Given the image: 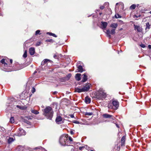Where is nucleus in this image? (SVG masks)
Returning a JSON list of instances; mask_svg holds the SVG:
<instances>
[{
    "instance_id": "16",
    "label": "nucleus",
    "mask_w": 151,
    "mask_h": 151,
    "mask_svg": "<svg viewBox=\"0 0 151 151\" xmlns=\"http://www.w3.org/2000/svg\"><path fill=\"white\" fill-rule=\"evenodd\" d=\"M17 107L21 109L22 110L26 109L27 108V107L26 106H20L18 105L17 106Z\"/></svg>"
},
{
    "instance_id": "22",
    "label": "nucleus",
    "mask_w": 151,
    "mask_h": 151,
    "mask_svg": "<svg viewBox=\"0 0 151 151\" xmlns=\"http://www.w3.org/2000/svg\"><path fill=\"white\" fill-rule=\"evenodd\" d=\"M31 112L32 113L35 114H37L39 113V112L35 110H32Z\"/></svg>"
},
{
    "instance_id": "50",
    "label": "nucleus",
    "mask_w": 151,
    "mask_h": 151,
    "mask_svg": "<svg viewBox=\"0 0 151 151\" xmlns=\"http://www.w3.org/2000/svg\"><path fill=\"white\" fill-rule=\"evenodd\" d=\"M57 93V92H56V91H55V92H54L53 93H54V94H56V93Z\"/></svg>"
},
{
    "instance_id": "35",
    "label": "nucleus",
    "mask_w": 151,
    "mask_h": 151,
    "mask_svg": "<svg viewBox=\"0 0 151 151\" xmlns=\"http://www.w3.org/2000/svg\"><path fill=\"white\" fill-rule=\"evenodd\" d=\"M5 59H3L1 60V63L4 64L5 63Z\"/></svg>"
},
{
    "instance_id": "30",
    "label": "nucleus",
    "mask_w": 151,
    "mask_h": 151,
    "mask_svg": "<svg viewBox=\"0 0 151 151\" xmlns=\"http://www.w3.org/2000/svg\"><path fill=\"white\" fill-rule=\"evenodd\" d=\"M23 57L24 58H26L27 57V52L26 50L24 52L23 55Z\"/></svg>"
},
{
    "instance_id": "53",
    "label": "nucleus",
    "mask_w": 151,
    "mask_h": 151,
    "mask_svg": "<svg viewBox=\"0 0 151 151\" xmlns=\"http://www.w3.org/2000/svg\"><path fill=\"white\" fill-rule=\"evenodd\" d=\"M91 151H94L93 150H91Z\"/></svg>"
},
{
    "instance_id": "21",
    "label": "nucleus",
    "mask_w": 151,
    "mask_h": 151,
    "mask_svg": "<svg viewBox=\"0 0 151 151\" xmlns=\"http://www.w3.org/2000/svg\"><path fill=\"white\" fill-rule=\"evenodd\" d=\"M14 140L13 138L10 137L8 139V142L9 144L11 143L14 141Z\"/></svg>"
},
{
    "instance_id": "26",
    "label": "nucleus",
    "mask_w": 151,
    "mask_h": 151,
    "mask_svg": "<svg viewBox=\"0 0 151 151\" xmlns=\"http://www.w3.org/2000/svg\"><path fill=\"white\" fill-rule=\"evenodd\" d=\"M146 29H149L150 28V25L149 24V22H147L146 24Z\"/></svg>"
},
{
    "instance_id": "40",
    "label": "nucleus",
    "mask_w": 151,
    "mask_h": 151,
    "mask_svg": "<svg viewBox=\"0 0 151 151\" xmlns=\"http://www.w3.org/2000/svg\"><path fill=\"white\" fill-rule=\"evenodd\" d=\"M140 46L143 48H144L145 47V45L144 44H141L140 45Z\"/></svg>"
},
{
    "instance_id": "39",
    "label": "nucleus",
    "mask_w": 151,
    "mask_h": 151,
    "mask_svg": "<svg viewBox=\"0 0 151 151\" xmlns=\"http://www.w3.org/2000/svg\"><path fill=\"white\" fill-rule=\"evenodd\" d=\"M40 44V42H37L36 44V46H39Z\"/></svg>"
},
{
    "instance_id": "1",
    "label": "nucleus",
    "mask_w": 151,
    "mask_h": 151,
    "mask_svg": "<svg viewBox=\"0 0 151 151\" xmlns=\"http://www.w3.org/2000/svg\"><path fill=\"white\" fill-rule=\"evenodd\" d=\"M53 111L50 106L46 107L44 110L43 114L47 119H51L52 117Z\"/></svg>"
},
{
    "instance_id": "8",
    "label": "nucleus",
    "mask_w": 151,
    "mask_h": 151,
    "mask_svg": "<svg viewBox=\"0 0 151 151\" xmlns=\"http://www.w3.org/2000/svg\"><path fill=\"white\" fill-rule=\"evenodd\" d=\"M25 131L22 129H19V133L18 134V135L19 136H21L22 135H25Z\"/></svg>"
},
{
    "instance_id": "2",
    "label": "nucleus",
    "mask_w": 151,
    "mask_h": 151,
    "mask_svg": "<svg viewBox=\"0 0 151 151\" xmlns=\"http://www.w3.org/2000/svg\"><path fill=\"white\" fill-rule=\"evenodd\" d=\"M59 142L62 145L68 146L70 145V143H68V137L65 136L63 135L60 137Z\"/></svg>"
},
{
    "instance_id": "34",
    "label": "nucleus",
    "mask_w": 151,
    "mask_h": 151,
    "mask_svg": "<svg viewBox=\"0 0 151 151\" xmlns=\"http://www.w3.org/2000/svg\"><path fill=\"white\" fill-rule=\"evenodd\" d=\"M35 91V88L33 87L32 90V93H34Z\"/></svg>"
},
{
    "instance_id": "52",
    "label": "nucleus",
    "mask_w": 151,
    "mask_h": 151,
    "mask_svg": "<svg viewBox=\"0 0 151 151\" xmlns=\"http://www.w3.org/2000/svg\"><path fill=\"white\" fill-rule=\"evenodd\" d=\"M150 13L151 14V11L150 12Z\"/></svg>"
},
{
    "instance_id": "15",
    "label": "nucleus",
    "mask_w": 151,
    "mask_h": 151,
    "mask_svg": "<svg viewBox=\"0 0 151 151\" xmlns=\"http://www.w3.org/2000/svg\"><path fill=\"white\" fill-rule=\"evenodd\" d=\"M83 79L82 80V81L83 82H84L86 81L87 80V76L86 74V73H84L83 74Z\"/></svg>"
},
{
    "instance_id": "19",
    "label": "nucleus",
    "mask_w": 151,
    "mask_h": 151,
    "mask_svg": "<svg viewBox=\"0 0 151 151\" xmlns=\"http://www.w3.org/2000/svg\"><path fill=\"white\" fill-rule=\"evenodd\" d=\"M112 116L108 114H104L103 115V116L105 118H109L111 117Z\"/></svg>"
},
{
    "instance_id": "38",
    "label": "nucleus",
    "mask_w": 151,
    "mask_h": 151,
    "mask_svg": "<svg viewBox=\"0 0 151 151\" xmlns=\"http://www.w3.org/2000/svg\"><path fill=\"white\" fill-rule=\"evenodd\" d=\"M53 57L55 59H57L58 58V56H57V55L56 54L54 55L53 56Z\"/></svg>"
},
{
    "instance_id": "29",
    "label": "nucleus",
    "mask_w": 151,
    "mask_h": 151,
    "mask_svg": "<svg viewBox=\"0 0 151 151\" xmlns=\"http://www.w3.org/2000/svg\"><path fill=\"white\" fill-rule=\"evenodd\" d=\"M93 114V113L92 112H86L85 113V115H86L91 116Z\"/></svg>"
},
{
    "instance_id": "47",
    "label": "nucleus",
    "mask_w": 151,
    "mask_h": 151,
    "mask_svg": "<svg viewBox=\"0 0 151 151\" xmlns=\"http://www.w3.org/2000/svg\"><path fill=\"white\" fill-rule=\"evenodd\" d=\"M83 148V147H79V149L80 150H81Z\"/></svg>"
},
{
    "instance_id": "5",
    "label": "nucleus",
    "mask_w": 151,
    "mask_h": 151,
    "mask_svg": "<svg viewBox=\"0 0 151 151\" xmlns=\"http://www.w3.org/2000/svg\"><path fill=\"white\" fill-rule=\"evenodd\" d=\"M55 121L56 123L58 124L63 122L62 118L60 116H58L56 117Z\"/></svg>"
},
{
    "instance_id": "3",
    "label": "nucleus",
    "mask_w": 151,
    "mask_h": 151,
    "mask_svg": "<svg viewBox=\"0 0 151 151\" xmlns=\"http://www.w3.org/2000/svg\"><path fill=\"white\" fill-rule=\"evenodd\" d=\"M106 96V93L102 89H99L98 92L97 96L100 99H102L105 98Z\"/></svg>"
},
{
    "instance_id": "14",
    "label": "nucleus",
    "mask_w": 151,
    "mask_h": 151,
    "mask_svg": "<svg viewBox=\"0 0 151 151\" xmlns=\"http://www.w3.org/2000/svg\"><path fill=\"white\" fill-rule=\"evenodd\" d=\"M81 75V74L80 73H77L76 74L75 77L77 81H79L81 80V78L80 76Z\"/></svg>"
},
{
    "instance_id": "28",
    "label": "nucleus",
    "mask_w": 151,
    "mask_h": 151,
    "mask_svg": "<svg viewBox=\"0 0 151 151\" xmlns=\"http://www.w3.org/2000/svg\"><path fill=\"white\" fill-rule=\"evenodd\" d=\"M47 34H49V35H50L52 36H53L54 37H57L56 35H55L54 34H53V33H50V32H48Z\"/></svg>"
},
{
    "instance_id": "24",
    "label": "nucleus",
    "mask_w": 151,
    "mask_h": 151,
    "mask_svg": "<svg viewBox=\"0 0 151 151\" xmlns=\"http://www.w3.org/2000/svg\"><path fill=\"white\" fill-rule=\"evenodd\" d=\"M14 117H12L10 118V122L11 123H13L14 122Z\"/></svg>"
},
{
    "instance_id": "43",
    "label": "nucleus",
    "mask_w": 151,
    "mask_h": 151,
    "mask_svg": "<svg viewBox=\"0 0 151 151\" xmlns=\"http://www.w3.org/2000/svg\"><path fill=\"white\" fill-rule=\"evenodd\" d=\"M70 133L71 134H74V132H73V131L72 130H71L70 131Z\"/></svg>"
},
{
    "instance_id": "49",
    "label": "nucleus",
    "mask_w": 151,
    "mask_h": 151,
    "mask_svg": "<svg viewBox=\"0 0 151 151\" xmlns=\"http://www.w3.org/2000/svg\"><path fill=\"white\" fill-rule=\"evenodd\" d=\"M116 127H118V128H119V126L117 124H116Z\"/></svg>"
},
{
    "instance_id": "17",
    "label": "nucleus",
    "mask_w": 151,
    "mask_h": 151,
    "mask_svg": "<svg viewBox=\"0 0 151 151\" xmlns=\"http://www.w3.org/2000/svg\"><path fill=\"white\" fill-rule=\"evenodd\" d=\"M48 61L51 62V61L48 59H45L42 62L41 64L42 65H44Z\"/></svg>"
},
{
    "instance_id": "23",
    "label": "nucleus",
    "mask_w": 151,
    "mask_h": 151,
    "mask_svg": "<svg viewBox=\"0 0 151 151\" xmlns=\"http://www.w3.org/2000/svg\"><path fill=\"white\" fill-rule=\"evenodd\" d=\"M125 141V137L124 136H123L121 139V143L122 144H124Z\"/></svg>"
},
{
    "instance_id": "13",
    "label": "nucleus",
    "mask_w": 151,
    "mask_h": 151,
    "mask_svg": "<svg viewBox=\"0 0 151 151\" xmlns=\"http://www.w3.org/2000/svg\"><path fill=\"white\" fill-rule=\"evenodd\" d=\"M91 99L88 96H86L85 98V102L87 104H89L91 102Z\"/></svg>"
},
{
    "instance_id": "36",
    "label": "nucleus",
    "mask_w": 151,
    "mask_h": 151,
    "mask_svg": "<svg viewBox=\"0 0 151 151\" xmlns=\"http://www.w3.org/2000/svg\"><path fill=\"white\" fill-rule=\"evenodd\" d=\"M68 140L69 141H70V142H72L73 141L72 139L70 137H69Z\"/></svg>"
},
{
    "instance_id": "27",
    "label": "nucleus",
    "mask_w": 151,
    "mask_h": 151,
    "mask_svg": "<svg viewBox=\"0 0 151 151\" xmlns=\"http://www.w3.org/2000/svg\"><path fill=\"white\" fill-rule=\"evenodd\" d=\"M136 6L135 4H133L130 7V9H135Z\"/></svg>"
},
{
    "instance_id": "44",
    "label": "nucleus",
    "mask_w": 151,
    "mask_h": 151,
    "mask_svg": "<svg viewBox=\"0 0 151 151\" xmlns=\"http://www.w3.org/2000/svg\"><path fill=\"white\" fill-rule=\"evenodd\" d=\"M109 3H108V2H106V3H105L104 4V5H107V6H109Z\"/></svg>"
},
{
    "instance_id": "25",
    "label": "nucleus",
    "mask_w": 151,
    "mask_h": 151,
    "mask_svg": "<svg viewBox=\"0 0 151 151\" xmlns=\"http://www.w3.org/2000/svg\"><path fill=\"white\" fill-rule=\"evenodd\" d=\"M115 33V29H112L111 30V35H114Z\"/></svg>"
},
{
    "instance_id": "11",
    "label": "nucleus",
    "mask_w": 151,
    "mask_h": 151,
    "mask_svg": "<svg viewBox=\"0 0 151 151\" xmlns=\"http://www.w3.org/2000/svg\"><path fill=\"white\" fill-rule=\"evenodd\" d=\"M134 29H137L138 32H141L142 31V28L139 26L134 25Z\"/></svg>"
},
{
    "instance_id": "48",
    "label": "nucleus",
    "mask_w": 151,
    "mask_h": 151,
    "mask_svg": "<svg viewBox=\"0 0 151 151\" xmlns=\"http://www.w3.org/2000/svg\"><path fill=\"white\" fill-rule=\"evenodd\" d=\"M10 62L11 63H12V60L10 59Z\"/></svg>"
},
{
    "instance_id": "33",
    "label": "nucleus",
    "mask_w": 151,
    "mask_h": 151,
    "mask_svg": "<svg viewBox=\"0 0 151 151\" xmlns=\"http://www.w3.org/2000/svg\"><path fill=\"white\" fill-rule=\"evenodd\" d=\"M40 32V31L39 30H37L35 32V35H37L38 34H40L39 33Z\"/></svg>"
},
{
    "instance_id": "10",
    "label": "nucleus",
    "mask_w": 151,
    "mask_h": 151,
    "mask_svg": "<svg viewBox=\"0 0 151 151\" xmlns=\"http://www.w3.org/2000/svg\"><path fill=\"white\" fill-rule=\"evenodd\" d=\"M77 71H76L77 72H78L81 73L82 72L84 71L81 65H79L78 66V67L77 68Z\"/></svg>"
},
{
    "instance_id": "32",
    "label": "nucleus",
    "mask_w": 151,
    "mask_h": 151,
    "mask_svg": "<svg viewBox=\"0 0 151 151\" xmlns=\"http://www.w3.org/2000/svg\"><path fill=\"white\" fill-rule=\"evenodd\" d=\"M115 17L116 18H120L121 17L120 16L119 14H116L115 15Z\"/></svg>"
},
{
    "instance_id": "4",
    "label": "nucleus",
    "mask_w": 151,
    "mask_h": 151,
    "mask_svg": "<svg viewBox=\"0 0 151 151\" xmlns=\"http://www.w3.org/2000/svg\"><path fill=\"white\" fill-rule=\"evenodd\" d=\"M112 104L114 109L116 110L118 108L119 106V103L116 100L113 101Z\"/></svg>"
},
{
    "instance_id": "18",
    "label": "nucleus",
    "mask_w": 151,
    "mask_h": 151,
    "mask_svg": "<svg viewBox=\"0 0 151 151\" xmlns=\"http://www.w3.org/2000/svg\"><path fill=\"white\" fill-rule=\"evenodd\" d=\"M107 37H109V38L111 37V31L109 29H107L106 30V32Z\"/></svg>"
},
{
    "instance_id": "42",
    "label": "nucleus",
    "mask_w": 151,
    "mask_h": 151,
    "mask_svg": "<svg viewBox=\"0 0 151 151\" xmlns=\"http://www.w3.org/2000/svg\"><path fill=\"white\" fill-rule=\"evenodd\" d=\"M73 122L76 124H79V122L77 121H75Z\"/></svg>"
},
{
    "instance_id": "45",
    "label": "nucleus",
    "mask_w": 151,
    "mask_h": 151,
    "mask_svg": "<svg viewBox=\"0 0 151 151\" xmlns=\"http://www.w3.org/2000/svg\"><path fill=\"white\" fill-rule=\"evenodd\" d=\"M70 116L72 118H73L74 117V115L73 114L70 115Z\"/></svg>"
},
{
    "instance_id": "51",
    "label": "nucleus",
    "mask_w": 151,
    "mask_h": 151,
    "mask_svg": "<svg viewBox=\"0 0 151 151\" xmlns=\"http://www.w3.org/2000/svg\"><path fill=\"white\" fill-rule=\"evenodd\" d=\"M118 3H116V5H118Z\"/></svg>"
},
{
    "instance_id": "46",
    "label": "nucleus",
    "mask_w": 151,
    "mask_h": 151,
    "mask_svg": "<svg viewBox=\"0 0 151 151\" xmlns=\"http://www.w3.org/2000/svg\"><path fill=\"white\" fill-rule=\"evenodd\" d=\"M148 47L149 49H151V45H149L148 46Z\"/></svg>"
},
{
    "instance_id": "31",
    "label": "nucleus",
    "mask_w": 151,
    "mask_h": 151,
    "mask_svg": "<svg viewBox=\"0 0 151 151\" xmlns=\"http://www.w3.org/2000/svg\"><path fill=\"white\" fill-rule=\"evenodd\" d=\"M108 108L110 109H114V107L113 106H112L110 104H109L108 105Z\"/></svg>"
},
{
    "instance_id": "37",
    "label": "nucleus",
    "mask_w": 151,
    "mask_h": 151,
    "mask_svg": "<svg viewBox=\"0 0 151 151\" xmlns=\"http://www.w3.org/2000/svg\"><path fill=\"white\" fill-rule=\"evenodd\" d=\"M71 76V74L70 73L67 76V77H68V79H69Z\"/></svg>"
},
{
    "instance_id": "41",
    "label": "nucleus",
    "mask_w": 151,
    "mask_h": 151,
    "mask_svg": "<svg viewBox=\"0 0 151 151\" xmlns=\"http://www.w3.org/2000/svg\"><path fill=\"white\" fill-rule=\"evenodd\" d=\"M104 6H101L100 7V8L101 9H104Z\"/></svg>"
},
{
    "instance_id": "54",
    "label": "nucleus",
    "mask_w": 151,
    "mask_h": 151,
    "mask_svg": "<svg viewBox=\"0 0 151 151\" xmlns=\"http://www.w3.org/2000/svg\"><path fill=\"white\" fill-rule=\"evenodd\" d=\"M72 150H73V149H71L72 151H73Z\"/></svg>"
},
{
    "instance_id": "20",
    "label": "nucleus",
    "mask_w": 151,
    "mask_h": 151,
    "mask_svg": "<svg viewBox=\"0 0 151 151\" xmlns=\"http://www.w3.org/2000/svg\"><path fill=\"white\" fill-rule=\"evenodd\" d=\"M118 26V24L117 23H112L111 24L110 27H111L116 28Z\"/></svg>"
},
{
    "instance_id": "9",
    "label": "nucleus",
    "mask_w": 151,
    "mask_h": 151,
    "mask_svg": "<svg viewBox=\"0 0 151 151\" xmlns=\"http://www.w3.org/2000/svg\"><path fill=\"white\" fill-rule=\"evenodd\" d=\"M108 24L106 22H101V26L102 29H105L107 26Z\"/></svg>"
},
{
    "instance_id": "12",
    "label": "nucleus",
    "mask_w": 151,
    "mask_h": 151,
    "mask_svg": "<svg viewBox=\"0 0 151 151\" xmlns=\"http://www.w3.org/2000/svg\"><path fill=\"white\" fill-rule=\"evenodd\" d=\"M75 91L78 93H81L84 92L83 88H75Z\"/></svg>"
},
{
    "instance_id": "6",
    "label": "nucleus",
    "mask_w": 151,
    "mask_h": 151,
    "mask_svg": "<svg viewBox=\"0 0 151 151\" xmlns=\"http://www.w3.org/2000/svg\"><path fill=\"white\" fill-rule=\"evenodd\" d=\"M90 86V84L89 83L86 84L83 88L84 92L88 91L89 89Z\"/></svg>"
},
{
    "instance_id": "7",
    "label": "nucleus",
    "mask_w": 151,
    "mask_h": 151,
    "mask_svg": "<svg viewBox=\"0 0 151 151\" xmlns=\"http://www.w3.org/2000/svg\"><path fill=\"white\" fill-rule=\"evenodd\" d=\"M29 51L30 54L31 55H34L35 53V49L34 47H30L29 49Z\"/></svg>"
}]
</instances>
